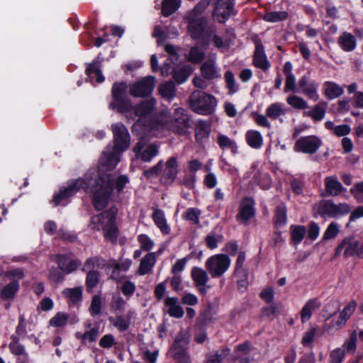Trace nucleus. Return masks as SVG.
<instances>
[{"label":"nucleus","instance_id":"1","mask_svg":"<svg viewBox=\"0 0 363 363\" xmlns=\"http://www.w3.org/2000/svg\"><path fill=\"white\" fill-rule=\"evenodd\" d=\"M91 181L89 174H86L84 178L72 180L67 187L54 197L53 202L57 206L82 189L86 192L93 194V206L97 211H101L107 206L114 184L117 192L121 193L129 179L125 175H121L116 178L111 173H100L93 183Z\"/></svg>","mask_w":363,"mask_h":363},{"label":"nucleus","instance_id":"2","mask_svg":"<svg viewBox=\"0 0 363 363\" xmlns=\"http://www.w3.org/2000/svg\"><path fill=\"white\" fill-rule=\"evenodd\" d=\"M116 215L117 209L116 208H111L98 215L94 216L91 217L89 228L92 230L99 231L105 220H107L106 224L103 225L104 237L111 242H116L119 233L116 224Z\"/></svg>","mask_w":363,"mask_h":363},{"label":"nucleus","instance_id":"3","mask_svg":"<svg viewBox=\"0 0 363 363\" xmlns=\"http://www.w3.org/2000/svg\"><path fill=\"white\" fill-rule=\"evenodd\" d=\"M188 31L194 40H199L203 45H208L216 27L213 24L208 25V18L204 16H188Z\"/></svg>","mask_w":363,"mask_h":363},{"label":"nucleus","instance_id":"4","mask_svg":"<svg viewBox=\"0 0 363 363\" xmlns=\"http://www.w3.org/2000/svg\"><path fill=\"white\" fill-rule=\"evenodd\" d=\"M352 207L347 203H335L332 199H323L313 206V216L322 218H339L350 213Z\"/></svg>","mask_w":363,"mask_h":363},{"label":"nucleus","instance_id":"5","mask_svg":"<svg viewBox=\"0 0 363 363\" xmlns=\"http://www.w3.org/2000/svg\"><path fill=\"white\" fill-rule=\"evenodd\" d=\"M164 127L173 133L183 135L191 128V118L188 111L183 108L174 110L169 116L162 118Z\"/></svg>","mask_w":363,"mask_h":363},{"label":"nucleus","instance_id":"6","mask_svg":"<svg viewBox=\"0 0 363 363\" xmlns=\"http://www.w3.org/2000/svg\"><path fill=\"white\" fill-rule=\"evenodd\" d=\"M189 108L196 113L211 115L217 106L216 99L201 90L193 91L189 98Z\"/></svg>","mask_w":363,"mask_h":363},{"label":"nucleus","instance_id":"7","mask_svg":"<svg viewBox=\"0 0 363 363\" xmlns=\"http://www.w3.org/2000/svg\"><path fill=\"white\" fill-rule=\"evenodd\" d=\"M189 345V333L185 331L178 333L169 351V354L176 363H191L188 352Z\"/></svg>","mask_w":363,"mask_h":363},{"label":"nucleus","instance_id":"8","mask_svg":"<svg viewBox=\"0 0 363 363\" xmlns=\"http://www.w3.org/2000/svg\"><path fill=\"white\" fill-rule=\"evenodd\" d=\"M113 136V150L115 152H123L130 145V135L128 129L122 123H114L111 125Z\"/></svg>","mask_w":363,"mask_h":363},{"label":"nucleus","instance_id":"9","mask_svg":"<svg viewBox=\"0 0 363 363\" xmlns=\"http://www.w3.org/2000/svg\"><path fill=\"white\" fill-rule=\"evenodd\" d=\"M127 89L128 86L125 82L114 83L112 87L113 103L111 106L113 108L116 107L121 113L130 111L131 104L127 97Z\"/></svg>","mask_w":363,"mask_h":363},{"label":"nucleus","instance_id":"10","mask_svg":"<svg viewBox=\"0 0 363 363\" xmlns=\"http://www.w3.org/2000/svg\"><path fill=\"white\" fill-rule=\"evenodd\" d=\"M231 260L227 255L218 254L209 257L206 267L212 277H221L229 268Z\"/></svg>","mask_w":363,"mask_h":363},{"label":"nucleus","instance_id":"11","mask_svg":"<svg viewBox=\"0 0 363 363\" xmlns=\"http://www.w3.org/2000/svg\"><path fill=\"white\" fill-rule=\"evenodd\" d=\"M155 86V78L147 76L130 84L128 91L133 97H147L152 94Z\"/></svg>","mask_w":363,"mask_h":363},{"label":"nucleus","instance_id":"12","mask_svg":"<svg viewBox=\"0 0 363 363\" xmlns=\"http://www.w3.org/2000/svg\"><path fill=\"white\" fill-rule=\"evenodd\" d=\"M133 151L137 159H140L145 162H148L159 153V146L155 143H152L146 146L145 141L140 140L135 145Z\"/></svg>","mask_w":363,"mask_h":363},{"label":"nucleus","instance_id":"13","mask_svg":"<svg viewBox=\"0 0 363 363\" xmlns=\"http://www.w3.org/2000/svg\"><path fill=\"white\" fill-rule=\"evenodd\" d=\"M322 145L320 139L315 135L300 138L294 145V150L306 154H314Z\"/></svg>","mask_w":363,"mask_h":363},{"label":"nucleus","instance_id":"14","mask_svg":"<svg viewBox=\"0 0 363 363\" xmlns=\"http://www.w3.org/2000/svg\"><path fill=\"white\" fill-rule=\"evenodd\" d=\"M234 0H217L212 16H217L219 23L225 22L230 16L236 13L234 11Z\"/></svg>","mask_w":363,"mask_h":363},{"label":"nucleus","instance_id":"15","mask_svg":"<svg viewBox=\"0 0 363 363\" xmlns=\"http://www.w3.org/2000/svg\"><path fill=\"white\" fill-rule=\"evenodd\" d=\"M156 101L154 99H150L141 101L134 106H131L130 110H133L134 114L138 117L137 123L143 124V119L150 116L155 109Z\"/></svg>","mask_w":363,"mask_h":363},{"label":"nucleus","instance_id":"16","mask_svg":"<svg viewBox=\"0 0 363 363\" xmlns=\"http://www.w3.org/2000/svg\"><path fill=\"white\" fill-rule=\"evenodd\" d=\"M178 174L177 160L172 157L167 160L164 164V169L161 175L160 181L166 185L172 184L175 180Z\"/></svg>","mask_w":363,"mask_h":363},{"label":"nucleus","instance_id":"17","mask_svg":"<svg viewBox=\"0 0 363 363\" xmlns=\"http://www.w3.org/2000/svg\"><path fill=\"white\" fill-rule=\"evenodd\" d=\"M53 260L57 264L59 269L67 274L77 270L82 264L79 259H72L66 255H57Z\"/></svg>","mask_w":363,"mask_h":363},{"label":"nucleus","instance_id":"18","mask_svg":"<svg viewBox=\"0 0 363 363\" xmlns=\"http://www.w3.org/2000/svg\"><path fill=\"white\" fill-rule=\"evenodd\" d=\"M121 152L111 151H104L99 160L100 171H111L115 168L120 160Z\"/></svg>","mask_w":363,"mask_h":363},{"label":"nucleus","instance_id":"19","mask_svg":"<svg viewBox=\"0 0 363 363\" xmlns=\"http://www.w3.org/2000/svg\"><path fill=\"white\" fill-rule=\"evenodd\" d=\"M191 275L198 291L202 295L206 294V289L210 288L209 286H207V283L209 280L207 272L201 268L193 267L191 272Z\"/></svg>","mask_w":363,"mask_h":363},{"label":"nucleus","instance_id":"20","mask_svg":"<svg viewBox=\"0 0 363 363\" xmlns=\"http://www.w3.org/2000/svg\"><path fill=\"white\" fill-rule=\"evenodd\" d=\"M359 242L354 237H346L336 248L335 255H340L342 250H344V257H349L356 255Z\"/></svg>","mask_w":363,"mask_h":363},{"label":"nucleus","instance_id":"21","mask_svg":"<svg viewBox=\"0 0 363 363\" xmlns=\"http://www.w3.org/2000/svg\"><path fill=\"white\" fill-rule=\"evenodd\" d=\"M325 192L321 194V196H337L345 191L342 184L335 176L327 177L324 180Z\"/></svg>","mask_w":363,"mask_h":363},{"label":"nucleus","instance_id":"22","mask_svg":"<svg viewBox=\"0 0 363 363\" xmlns=\"http://www.w3.org/2000/svg\"><path fill=\"white\" fill-rule=\"evenodd\" d=\"M164 311L169 316L181 318L184 315L183 308L179 303L177 297H167L164 303Z\"/></svg>","mask_w":363,"mask_h":363},{"label":"nucleus","instance_id":"23","mask_svg":"<svg viewBox=\"0 0 363 363\" xmlns=\"http://www.w3.org/2000/svg\"><path fill=\"white\" fill-rule=\"evenodd\" d=\"M255 214V201L249 197L243 199L240 207V212L237 215V218L247 222Z\"/></svg>","mask_w":363,"mask_h":363},{"label":"nucleus","instance_id":"24","mask_svg":"<svg viewBox=\"0 0 363 363\" xmlns=\"http://www.w3.org/2000/svg\"><path fill=\"white\" fill-rule=\"evenodd\" d=\"M201 72L204 79L213 80L220 77L219 69L216 67L215 60L212 59L206 60L201 65Z\"/></svg>","mask_w":363,"mask_h":363},{"label":"nucleus","instance_id":"25","mask_svg":"<svg viewBox=\"0 0 363 363\" xmlns=\"http://www.w3.org/2000/svg\"><path fill=\"white\" fill-rule=\"evenodd\" d=\"M299 87L301 91L308 98L317 101L319 95L317 93V85L313 82H310L306 76H303L298 82Z\"/></svg>","mask_w":363,"mask_h":363},{"label":"nucleus","instance_id":"26","mask_svg":"<svg viewBox=\"0 0 363 363\" xmlns=\"http://www.w3.org/2000/svg\"><path fill=\"white\" fill-rule=\"evenodd\" d=\"M253 64L264 71H267L270 67V63L267 60L264 53V47L262 44H257L253 57Z\"/></svg>","mask_w":363,"mask_h":363},{"label":"nucleus","instance_id":"27","mask_svg":"<svg viewBox=\"0 0 363 363\" xmlns=\"http://www.w3.org/2000/svg\"><path fill=\"white\" fill-rule=\"evenodd\" d=\"M337 43L345 52H351L357 46L356 38L350 33L343 32L337 39Z\"/></svg>","mask_w":363,"mask_h":363},{"label":"nucleus","instance_id":"28","mask_svg":"<svg viewBox=\"0 0 363 363\" xmlns=\"http://www.w3.org/2000/svg\"><path fill=\"white\" fill-rule=\"evenodd\" d=\"M343 93V87L335 82H325L323 84V94L329 100L337 99L342 96Z\"/></svg>","mask_w":363,"mask_h":363},{"label":"nucleus","instance_id":"29","mask_svg":"<svg viewBox=\"0 0 363 363\" xmlns=\"http://www.w3.org/2000/svg\"><path fill=\"white\" fill-rule=\"evenodd\" d=\"M152 218L162 234L169 235L170 233V228L167 224L164 213L162 210L159 208L155 209Z\"/></svg>","mask_w":363,"mask_h":363},{"label":"nucleus","instance_id":"30","mask_svg":"<svg viewBox=\"0 0 363 363\" xmlns=\"http://www.w3.org/2000/svg\"><path fill=\"white\" fill-rule=\"evenodd\" d=\"M327 102L320 101L315 105L310 111L304 112V115L311 118L313 121H322L326 113Z\"/></svg>","mask_w":363,"mask_h":363},{"label":"nucleus","instance_id":"31","mask_svg":"<svg viewBox=\"0 0 363 363\" xmlns=\"http://www.w3.org/2000/svg\"><path fill=\"white\" fill-rule=\"evenodd\" d=\"M156 262V255L155 252L147 254L141 259L138 273L140 275H145L150 272Z\"/></svg>","mask_w":363,"mask_h":363},{"label":"nucleus","instance_id":"32","mask_svg":"<svg viewBox=\"0 0 363 363\" xmlns=\"http://www.w3.org/2000/svg\"><path fill=\"white\" fill-rule=\"evenodd\" d=\"M101 68V62L99 60V57H97L87 66L86 69V74L89 77H92L93 74H94L96 77V81L98 83H101L104 81V77L102 75Z\"/></svg>","mask_w":363,"mask_h":363},{"label":"nucleus","instance_id":"33","mask_svg":"<svg viewBox=\"0 0 363 363\" xmlns=\"http://www.w3.org/2000/svg\"><path fill=\"white\" fill-rule=\"evenodd\" d=\"M131 316L128 315L126 317L118 315L116 317H109L108 320L113 326L116 328L120 332L127 330L130 325Z\"/></svg>","mask_w":363,"mask_h":363},{"label":"nucleus","instance_id":"34","mask_svg":"<svg viewBox=\"0 0 363 363\" xmlns=\"http://www.w3.org/2000/svg\"><path fill=\"white\" fill-rule=\"evenodd\" d=\"M230 350L227 347L220 348L213 353L206 355L205 363H223V359L228 356Z\"/></svg>","mask_w":363,"mask_h":363},{"label":"nucleus","instance_id":"35","mask_svg":"<svg viewBox=\"0 0 363 363\" xmlns=\"http://www.w3.org/2000/svg\"><path fill=\"white\" fill-rule=\"evenodd\" d=\"M269 304V306L262 308V315L272 320L281 313L283 306L279 302H274Z\"/></svg>","mask_w":363,"mask_h":363},{"label":"nucleus","instance_id":"36","mask_svg":"<svg viewBox=\"0 0 363 363\" xmlns=\"http://www.w3.org/2000/svg\"><path fill=\"white\" fill-rule=\"evenodd\" d=\"M99 334V327H94L91 328L89 330L86 331L84 333L77 332L75 333V337L77 340H81L82 345H86V342H94L96 340Z\"/></svg>","mask_w":363,"mask_h":363},{"label":"nucleus","instance_id":"37","mask_svg":"<svg viewBox=\"0 0 363 363\" xmlns=\"http://www.w3.org/2000/svg\"><path fill=\"white\" fill-rule=\"evenodd\" d=\"M216 142L219 147L223 150L228 149L233 153H236L238 151V147L235 141L223 134L218 133Z\"/></svg>","mask_w":363,"mask_h":363},{"label":"nucleus","instance_id":"38","mask_svg":"<svg viewBox=\"0 0 363 363\" xmlns=\"http://www.w3.org/2000/svg\"><path fill=\"white\" fill-rule=\"evenodd\" d=\"M320 303L317 298L310 299L303 307L301 311V321L304 323L306 320L311 318L312 311L319 308Z\"/></svg>","mask_w":363,"mask_h":363},{"label":"nucleus","instance_id":"39","mask_svg":"<svg viewBox=\"0 0 363 363\" xmlns=\"http://www.w3.org/2000/svg\"><path fill=\"white\" fill-rule=\"evenodd\" d=\"M287 208L284 203L277 206L274 217V224L276 227H281L286 223Z\"/></svg>","mask_w":363,"mask_h":363},{"label":"nucleus","instance_id":"40","mask_svg":"<svg viewBox=\"0 0 363 363\" xmlns=\"http://www.w3.org/2000/svg\"><path fill=\"white\" fill-rule=\"evenodd\" d=\"M210 134V127L207 122L199 121L195 128L196 140L199 143H203L206 140Z\"/></svg>","mask_w":363,"mask_h":363},{"label":"nucleus","instance_id":"41","mask_svg":"<svg viewBox=\"0 0 363 363\" xmlns=\"http://www.w3.org/2000/svg\"><path fill=\"white\" fill-rule=\"evenodd\" d=\"M158 91L162 98L171 100L176 95L174 83L172 81L166 82L160 84Z\"/></svg>","mask_w":363,"mask_h":363},{"label":"nucleus","instance_id":"42","mask_svg":"<svg viewBox=\"0 0 363 363\" xmlns=\"http://www.w3.org/2000/svg\"><path fill=\"white\" fill-rule=\"evenodd\" d=\"M19 284L18 281H12L6 285L0 293V297L4 300L13 299L16 293L18 291Z\"/></svg>","mask_w":363,"mask_h":363},{"label":"nucleus","instance_id":"43","mask_svg":"<svg viewBox=\"0 0 363 363\" xmlns=\"http://www.w3.org/2000/svg\"><path fill=\"white\" fill-rule=\"evenodd\" d=\"M247 144L252 148L258 149L263 143L262 136L256 130H248L245 135Z\"/></svg>","mask_w":363,"mask_h":363},{"label":"nucleus","instance_id":"44","mask_svg":"<svg viewBox=\"0 0 363 363\" xmlns=\"http://www.w3.org/2000/svg\"><path fill=\"white\" fill-rule=\"evenodd\" d=\"M106 265L105 260L101 256L91 257L86 259L82 270L83 272H86L88 269L94 270L96 267L104 268Z\"/></svg>","mask_w":363,"mask_h":363},{"label":"nucleus","instance_id":"45","mask_svg":"<svg viewBox=\"0 0 363 363\" xmlns=\"http://www.w3.org/2000/svg\"><path fill=\"white\" fill-rule=\"evenodd\" d=\"M181 0H163L162 4V13L164 16H169L180 6Z\"/></svg>","mask_w":363,"mask_h":363},{"label":"nucleus","instance_id":"46","mask_svg":"<svg viewBox=\"0 0 363 363\" xmlns=\"http://www.w3.org/2000/svg\"><path fill=\"white\" fill-rule=\"evenodd\" d=\"M11 342L9 345V347L11 353L16 356H23L27 357V353L23 345L19 343L18 337L12 335L11 337Z\"/></svg>","mask_w":363,"mask_h":363},{"label":"nucleus","instance_id":"47","mask_svg":"<svg viewBox=\"0 0 363 363\" xmlns=\"http://www.w3.org/2000/svg\"><path fill=\"white\" fill-rule=\"evenodd\" d=\"M173 78L178 84L184 82L191 74V70L185 67H177L172 72Z\"/></svg>","mask_w":363,"mask_h":363},{"label":"nucleus","instance_id":"48","mask_svg":"<svg viewBox=\"0 0 363 363\" xmlns=\"http://www.w3.org/2000/svg\"><path fill=\"white\" fill-rule=\"evenodd\" d=\"M286 102L296 109L304 110L308 108L307 101L296 95H291L287 97Z\"/></svg>","mask_w":363,"mask_h":363},{"label":"nucleus","instance_id":"49","mask_svg":"<svg viewBox=\"0 0 363 363\" xmlns=\"http://www.w3.org/2000/svg\"><path fill=\"white\" fill-rule=\"evenodd\" d=\"M286 111L279 103H274L270 105L266 110L267 116L271 119L275 120L280 116L284 115Z\"/></svg>","mask_w":363,"mask_h":363},{"label":"nucleus","instance_id":"50","mask_svg":"<svg viewBox=\"0 0 363 363\" xmlns=\"http://www.w3.org/2000/svg\"><path fill=\"white\" fill-rule=\"evenodd\" d=\"M62 294L69 298L72 303H78L82 297V290L81 287H75L73 289H65Z\"/></svg>","mask_w":363,"mask_h":363},{"label":"nucleus","instance_id":"51","mask_svg":"<svg viewBox=\"0 0 363 363\" xmlns=\"http://www.w3.org/2000/svg\"><path fill=\"white\" fill-rule=\"evenodd\" d=\"M291 240L295 243L301 242L304 238L306 229L303 225H291Z\"/></svg>","mask_w":363,"mask_h":363},{"label":"nucleus","instance_id":"52","mask_svg":"<svg viewBox=\"0 0 363 363\" xmlns=\"http://www.w3.org/2000/svg\"><path fill=\"white\" fill-rule=\"evenodd\" d=\"M86 272V285L88 290H91L99 284L100 274L96 270L88 269Z\"/></svg>","mask_w":363,"mask_h":363},{"label":"nucleus","instance_id":"53","mask_svg":"<svg viewBox=\"0 0 363 363\" xmlns=\"http://www.w3.org/2000/svg\"><path fill=\"white\" fill-rule=\"evenodd\" d=\"M288 17V13L286 11H271L267 12L263 19L268 22L276 23L284 21Z\"/></svg>","mask_w":363,"mask_h":363},{"label":"nucleus","instance_id":"54","mask_svg":"<svg viewBox=\"0 0 363 363\" xmlns=\"http://www.w3.org/2000/svg\"><path fill=\"white\" fill-rule=\"evenodd\" d=\"M163 167V161L160 160L155 166L145 170L144 176L148 179L156 178L159 175H162Z\"/></svg>","mask_w":363,"mask_h":363},{"label":"nucleus","instance_id":"55","mask_svg":"<svg viewBox=\"0 0 363 363\" xmlns=\"http://www.w3.org/2000/svg\"><path fill=\"white\" fill-rule=\"evenodd\" d=\"M204 57L205 52L202 49L198 47H193L189 51L188 60L193 63H199L203 60Z\"/></svg>","mask_w":363,"mask_h":363},{"label":"nucleus","instance_id":"56","mask_svg":"<svg viewBox=\"0 0 363 363\" xmlns=\"http://www.w3.org/2000/svg\"><path fill=\"white\" fill-rule=\"evenodd\" d=\"M126 305L125 301L120 295H114L110 303V308L113 311H123Z\"/></svg>","mask_w":363,"mask_h":363},{"label":"nucleus","instance_id":"57","mask_svg":"<svg viewBox=\"0 0 363 363\" xmlns=\"http://www.w3.org/2000/svg\"><path fill=\"white\" fill-rule=\"evenodd\" d=\"M225 81L229 94H234L238 90L235 83L234 74L231 71L228 70L225 73Z\"/></svg>","mask_w":363,"mask_h":363},{"label":"nucleus","instance_id":"58","mask_svg":"<svg viewBox=\"0 0 363 363\" xmlns=\"http://www.w3.org/2000/svg\"><path fill=\"white\" fill-rule=\"evenodd\" d=\"M201 211L196 208H189L184 214L183 218L186 220L191 221L194 224L199 223Z\"/></svg>","mask_w":363,"mask_h":363},{"label":"nucleus","instance_id":"59","mask_svg":"<svg viewBox=\"0 0 363 363\" xmlns=\"http://www.w3.org/2000/svg\"><path fill=\"white\" fill-rule=\"evenodd\" d=\"M68 315L59 312L50 320V325L55 327H62L66 325L68 320Z\"/></svg>","mask_w":363,"mask_h":363},{"label":"nucleus","instance_id":"60","mask_svg":"<svg viewBox=\"0 0 363 363\" xmlns=\"http://www.w3.org/2000/svg\"><path fill=\"white\" fill-rule=\"evenodd\" d=\"M211 1L212 0H201L190 11L189 16L200 17L199 16L206 9Z\"/></svg>","mask_w":363,"mask_h":363},{"label":"nucleus","instance_id":"61","mask_svg":"<svg viewBox=\"0 0 363 363\" xmlns=\"http://www.w3.org/2000/svg\"><path fill=\"white\" fill-rule=\"evenodd\" d=\"M245 261V252H240L237 258L235 273L237 275L242 274L243 277L247 276V272L243 268V264Z\"/></svg>","mask_w":363,"mask_h":363},{"label":"nucleus","instance_id":"62","mask_svg":"<svg viewBox=\"0 0 363 363\" xmlns=\"http://www.w3.org/2000/svg\"><path fill=\"white\" fill-rule=\"evenodd\" d=\"M254 179L264 189H267L270 186V179L267 174L258 172L254 175Z\"/></svg>","mask_w":363,"mask_h":363},{"label":"nucleus","instance_id":"63","mask_svg":"<svg viewBox=\"0 0 363 363\" xmlns=\"http://www.w3.org/2000/svg\"><path fill=\"white\" fill-rule=\"evenodd\" d=\"M138 241L140 245L141 250L146 252L150 251L154 246L153 241L145 234L139 235L138 237Z\"/></svg>","mask_w":363,"mask_h":363},{"label":"nucleus","instance_id":"64","mask_svg":"<svg viewBox=\"0 0 363 363\" xmlns=\"http://www.w3.org/2000/svg\"><path fill=\"white\" fill-rule=\"evenodd\" d=\"M345 356V350L341 348H337L330 354V363H341Z\"/></svg>","mask_w":363,"mask_h":363}]
</instances>
